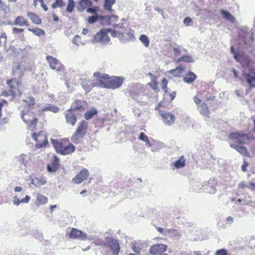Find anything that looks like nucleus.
Listing matches in <instances>:
<instances>
[{"label":"nucleus","mask_w":255,"mask_h":255,"mask_svg":"<svg viewBox=\"0 0 255 255\" xmlns=\"http://www.w3.org/2000/svg\"><path fill=\"white\" fill-rule=\"evenodd\" d=\"M238 186L241 189H244L246 187V185L245 182H242L239 184Z\"/></svg>","instance_id":"0e129e2a"},{"label":"nucleus","mask_w":255,"mask_h":255,"mask_svg":"<svg viewBox=\"0 0 255 255\" xmlns=\"http://www.w3.org/2000/svg\"><path fill=\"white\" fill-rule=\"evenodd\" d=\"M249 70L251 73L246 74L244 76L250 86L255 87V67H251Z\"/></svg>","instance_id":"4468645a"},{"label":"nucleus","mask_w":255,"mask_h":255,"mask_svg":"<svg viewBox=\"0 0 255 255\" xmlns=\"http://www.w3.org/2000/svg\"><path fill=\"white\" fill-rule=\"evenodd\" d=\"M27 16H28L30 19L36 24H40L41 23V19L34 13L31 12H28L27 13Z\"/></svg>","instance_id":"cd10ccee"},{"label":"nucleus","mask_w":255,"mask_h":255,"mask_svg":"<svg viewBox=\"0 0 255 255\" xmlns=\"http://www.w3.org/2000/svg\"><path fill=\"white\" fill-rule=\"evenodd\" d=\"M18 161L20 163L24 165H26L27 162L25 161V155L21 154L20 156L17 157Z\"/></svg>","instance_id":"a18cd8bd"},{"label":"nucleus","mask_w":255,"mask_h":255,"mask_svg":"<svg viewBox=\"0 0 255 255\" xmlns=\"http://www.w3.org/2000/svg\"><path fill=\"white\" fill-rule=\"evenodd\" d=\"M109 32L111 33V35L114 37L117 36V33L115 30L109 29Z\"/></svg>","instance_id":"e2e57ef3"},{"label":"nucleus","mask_w":255,"mask_h":255,"mask_svg":"<svg viewBox=\"0 0 255 255\" xmlns=\"http://www.w3.org/2000/svg\"><path fill=\"white\" fill-rule=\"evenodd\" d=\"M124 78L116 76L110 77L108 80L107 88L116 89L120 87L123 83Z\"/></svg>","instance_id":"0eeeda50"},{"label":"nucleus","mask_w":255,"mask_h":255,"mask_svg":"<svg viewBox=\"0 0 255 255\" xmlns=\"http://www.w3.org/2000/svg\"><path fill=\"white\" fill-rule=\"evenodd\" d=\"M82 109L83 106L81 104V101H75L72 103L69 111L76 113H78V112H79Z\"/></svg>","instance_id":"aec40b11"},{"label":"nucleus","mask_w":255,"mask_h":255,"mask_svg":"<svg viewBox=\"0 0 255 255\" xmlns=\"http://www.w3.org/2000/svg\"><path fill=\"white\" fill-rule=\"evenodd\" d=\"M75 150V146L71 143L65 145V155L71 154Z\"/></svg>","instance_id":"7c9ffc66"},{"label":"nucleus","mask_w":255,"mask_h":255,"mask_svg":"<svg viewBox=\"0 0 255 255\" xmlns=\"http://www.w3.org/2000/svg\"><path fill=\"white\" fill-rule=\"evenodd\" d=\"M78 114V113L69 111V112L66 115L67 123L71 124L72 126H74L77 121L76 116Z\"/></svg>","instance_id":"f3484780"},{"label":"nucleus","mask_w":255,"mask_h":255,"mask_svg":"<svg viewBox=\"0 0 255 255\" xmlns=\"http://www.w3.org/2000/svg\"><path fill=\"white\" fill-rule=\"evenodd\" d=\"M14 25L19 26H23L24 25H28L27 21L22 16H17L14 22Z\"/></svg>","instance_id":"c85d7f7f"},{"label":"nucleus","mask_w":255,"mask_h":255,"mask_svg":"<svg viewBox=\"0 0 255 255\" xmlns=\"http://www.w3.org/2000/svg\"><path fill=\"white\" fill-rule=\"evenodd\" d=\"M99 10V7L97 6H95L93 8L91 7H88L87 9V11L89 13H94L96 14H97V11Z\"/></svg>","instance_id":"49530a36"},{"label":"nucleus","mask_w":255,"mask_h":255,"mask_svg":"<svg viewBox=\"0 0 255 255\" xmlns=\"http://www.w3.org/2000/svg\"><path fill=\"white\" fill-rule=\"evenodd\" d=\"M249 166V163L245 160L244 161V164L242 165L241 168L243 172H246L247 171V167Z\"/></svg>","instance_id":"4d7b16f0"},{"label":"nucleus","mask_w":255,"mask_h":255,"mask_svg":"<svg viewBox=\"0 0 255 255\" xmlns=\"http://www.w3.org/2000/svg\"><path fill=\"white\" fill-rule=\"evenodd\" d=\"M30 197L28 195H26L24 198L21 200H20L17 196H14L13 199V202L14 205L18 206L20 203H28Z\"/></svg>","instance_id":"4be33fe9"},{"label":"nucleus","mask_w":255,"mask_h":255,"mask_svg":"<svg viewBox=\"0 0 255 255\" xmlns=\"http://www.w3.org/2000/svg\"><path fill=\"white\" fill-rule=\"evenodd\" d=\"M63 1L62 0H56V1L52 4V8H56L58 7H61L62 6Z\"/></svg>","instance_id":"de8ad7c7"},{"label":"nucleus","mask_w":255,"mask_h":255,"mask_svg":"<svg viewBox=\"0 0 255 255\" xmlns=\"http://www.w3.org/2000/svg\"><path fill=\"white\" fill-rule=\"evenodd\" d=\"M166 94H167V95L169 96L170 99H169V102H171L175 97L176 96V92H173L171 93H170L168 92V93H166Z\"/></svg>","instance_id":"864d4df0"},{"label":"nucleus","mask_w":255,"mask_h":255,"mask_svg":"<svg viewBox=\"0 0 255 255\" xmlns=\"http://www.w3.org/2000/svg\"><path fill=\"white\" fill-rule=\"evenodd\" d=\"M139 39L144 45V46L147 47L149 45V39L145 34H142L140 36Z\"/></svg>","instance_id":"72a5a7b5"},{"label":"nucleus","mask_w":255,"mask_h":255,"mask_svg":"<svg viewBox=\"0 0 255 255\" xmlns=\"http://www.w3.org/2000/svg\"><path fill=\"white\" fill-rule=\"evenodd\" d=\"M186 160L183 155L180 156L179 159L173 163V166L175 168L179 169L184 167L186 164Z\"/></svg>","instance_id":"412c9836"},{"label":"nucleus","mask_w":255,"mask_h":255,"mask_svg":"<svg viewBox=\"0 0 255 255\" xmlns=\"http://www.w3.org/2000/svg\"><path fill=\"white\" fill-rule=\"evenodd\" d=\"M12 31L13 33H21L24 31V29L22 28L14 27L12 29Z\"/></svg>","instance_id":"bf43d9fd"},{"label":"nucleus","mask_w":255,"mask_h":255,"mask_svg":"<svg viewBox=\"0 0 255 255\" xmlns=\"http://www.w3.org/2000/svg\"><path fill=\"white\" fill-rule=\"evenodd\" d=\"M6 41V36L5 33H2L0 36V45H5Z\"/></svg>","instance_id":"37998d69"},{"label":"nucleus","mask_w":255,"mask_h":255,"mask_svg":"<svg viewBox=\"0 0 255 255\" xmlns=\"http://www.w3.org/2000/svg\"><path fill=\"white\" fill-rule=\"evenodd\" d=\"M6 84L10 88L11 92L15 96L21 95L22 92L19 89V83L15 79H11L6 81Z\"/></svg>","instance_id":"9b49d317"},{"label":"nucleus","mask_w":255,"mask_h":255,"mask_svg":"<svg viewBox=\"0 0 255 255\" xmlns=\"http://www.w3.org/2000/svg\"><path fill=\"white\" fill-rule=\"evenodd\" d=\"M109 32V29H102L95 35L94 40L98 42L108 43L110 41L107 34Z\"/></svg>","instance_id":"6e6552de"},{"label":"nucleus","mask_w":255,"mask_h":255,"mask_svg":"<svg viewBox=\"0 0 255 255\" xmlns=\"http://www.w3.org/2000/svg\"><path fill=\"white\" fill-rule=\"evenodd\" d=\"M183 71V68L180 66L177 67L175 69L171 70L168 72L173 74L175 77H179L180 76L182 72Z\"/></svg>","instance_id":"2f4dec72"},{"label":"nucleus","mask_w":255,"mask_h":255,"mask_svg":"<svg viewBox=\"0 0 255 255\" xmlns=\"http://www.w3.org/2000/svg\"><path fill=\"white\" fill-rule=\"evenodd\" d=\"M240 62L243 66L248 67L252 63L251 59L248 56L243 53V57H241Z\"/></svg>","instance_id":"a878e982"},{"label":"nucleus","mask_w":255,"mask_h":255,"mask_svg":"<svg viewBox=\"0 0 255 255\" xmlns=\"http://www.w3.org/2000/svg\"><path fill=\"white\" fill-rule=\"evenodd\" d=\"M96 245L104 246L102 251L104 255H119L120 251L119 242L113 238L106 237L105 242H98Z\"/></svg>","instance_id":"f257e3e1"},{"label":"nucleus","mask_w":255,"mask_h":255,"mask_svg":"<svg viewBox=\"0 0 255 255\" xmlns=\"http://www.w3.org/2000/svg\"><path fill=\"white\" fill-rule=\"evenodd\" d=\"M196 79V75L193 72H188L183 78L185 83L190 84Z\"/></svg>","instance_id":"5701e85b"},{"label":"nucleus","mask_w":255,"mask_h":255,"mask_svg":"<svg viewBox=\"0 0 255 255\" xmlns=\"http://www.w3.org/2000/svg\"><path fill=\"white\" fill-rule=\"evenodd\" d=\"M75 6V2L74 0H68V4L66 8L68 12H71Z\"/></svg>","instance_id":"58836bf2"},{"label":"nucleus","mask_w":255,"mask_h":255,"mask_svg":"<svg viewBox=\"0 0 255 255\" xmlns=\"http://www.w3.org/2000/svg\"><path fill=\"white\" fill-rule=\"evenodd\" d=\"M227 251L225 249H221L216 252V255H227Z\"/></svg>","instance_id":"09e8293b"},{"label":"nucleus","mask_w":255,"mask_h":255,"mask_svg":"<svg viewBox=\"0 0 255 255\" xmlns=\"http://www.w3.org/2000/svg\"><path fill=\"white\" fill-rule=\"evenodd\" d=\"M59 166V159L56 155H53L50 163L47 165L46 169L48 172L53 173L58 170Z\"/></svg>","instance_id":"1a4fd4ad"},{"label":"nucleus","mask_w":255,"mask_h":255,"mask_svg":"<svg viewBox=\"0 0 255 255\" xmlns=\"http://www.w3.org/2000/svg\"><path fill=\"white\" fill-rule=\"evenodd\" d=\"M13 75L18 78H21L23 76V71L18 65H15L12 67Z\"/></svg>","instance_id":"393cba45"},{"label":"nucleus","mask_w":255,"mask_h":255,"mask_svg":"<svg viewBox=\"0 0 255 255\" xmlns=\"http://www.w3.org/2000/svg\"><path fill=\"white\" fill-rule=\"evenodd\" d=\"M44 111H50L53 112V113H57L59 111V108L57 107L53 106L50 105L49 106L45 107L44 109Z\"/></svg>","instance_id":"a19ab883"},{"label":"nucleus","mask_w":255,"mask_h":255,"mask_svg":"<svg viewBox=\"0 0 255 255\" xmlns=\"http://www.w3.org/2000/svg\"><path fill=\"white\" fill-rule=\"evenodd\" d=\"M69 237L71 239L84 240L87 239V236L86 234L82 232L81 230L73 228L69 235Z\"/></svg>","instance_id":"ddd939ff"},{"label":"nucleus","mask_w":255,"mask_h":255,"mask_svg":"<svg viewBox=\"0 0 255 255\" xmlns=\"http://www.w3.org/2000/svg\"><path fill=\"white\" fill-rule=\"evenodd\" d=\"M230 146L233 148L236 149L238 152L242 155L247 157H251L250 154L248 152L246 147L243 146H239L235 144H231Z\"/></svg>","instance_id":"2eb2a0df"},{"label":"nucleus","mask_w":255,"mask_h":255,"mask_svg":"<svg viewBox=\"0 0 255 255\" xmlns=\"http://www.w3.org/2000/svg\"><path fill=\"white\" fill-rule=\"evenodd\" d=\"M97 114V110L95 108H92L90 110H87L86 112L84 117L86 120H89L92 119Z\"/></svg>","instance_id":"c756f323"},{"label":"nucleus","mask_w":255,"mask_h":255,"mask_svg":"<svg viewBox=\"0 0 255 255\" xmlns=\"http://www.w3.org/2000/svg\"><path fill=\"white\" fill-rule=\"evenodd\" d=\"M2 9L4 11L5 13H7L9 11V8L8 6H4Z\"/></svg>","instance_id":"338daca9"},{"label":"nucleus","mask_w":255,"mask_h":255,"mask_svg":"<svg viewBox=\"0 0 255 255\" xmlns=\"http://www.w3.org/2000/svg\"><path fill=\"white\" fill-rule=\"evenodd\" d=\"M51 141L56 151L62 155L64 154V147L62 143L59 142L57 139L52 138L51 139Z\"/></svg>","instance_id":"dca6fc26"},{"label":"nucleus","mask_w":255,"mask_h":255,"mask_svg":"<svg viewBox=\"0 0 255 255\" xmlns=\"http://www.w3.org/2000/svg\"><path fill=\"white\" fill-rule=\"evenodd\" d=\"M1 95L3 96H5V97H7V96H15L14 94H13L11 92L10 90L3 91L1 93Z\"/></svg>","instance_id":"8fccbe9b"},{"label":"nucleus","mask_w":255,"mask_h":255,"mask_svg":"<svg viewBox=\"0 0 255 255\" xmlns=\"http://www.w3.org/2000/svg\"><path fill=\"white\" fill-rule=\"evenodd\" d=\"M167 84L168 80L165 78H163L161 82V86L162 90H164L165 93H168Z\"/></svg>","instance_id":"ea45409f"},{"label":"nucleus","mask_w":255,"mask_h":255,"mask_svg":"<svg viewBox=\"0 0 255 255\" xmlns=\"http://www.w3.org/2000/svg\"><path fill=\"white\" fill-rule=\"evenodd\" d=\"M22 188L21 187L17 186V187H15L14 188V191L16 192H20V191H22Z\"/></svg>","instance_id":"774afa93"},{"label":"nucleus","mask_w":255,"mask_h":255,"mask_svg":"<svg viewBox=\"0 0 255 255\" xmlns=\"http://www.w3.org/2000/svg\"><path fill=\"white\" fill-rule=\"evenodd\" d=\"M41 134V132H39L38 134L33 133L32 135V138L35 140L36 142L37 141V137L39 136Z\"/></svg>","instance_id":"680f3d73"},{"label":"nucleus","mask_w":255,"mask_h":255,"mask_svg":"<svg viewBox=\"0 0 255 255\" xmlns=\"http://www.w3.org/2000/svg\"><path fill=\"white\" fill-rule=\"evenodd\" d=\"M200 113L201 114L204 115L207 117H209L210 115V112L208 107L206 103H203L200 105Z\"/></svg>","instance_id":"bb28decb"},{"label":"nucleus","mask_w":255,"mask_h":255,"mask_svg":"<svg viewBox=\"0 0 255 255\" xmlns=\"http://www.w3.org/2000/svg\"><path fill=\"white\" fill-rule=\"evenodd\" d=\"M192 21V19L190 17H186L184 20V23L186 26H189L190 25V23H191Z\"/></svg>","instance_id":"6e6d98bb"},{"label":"nucleus","mask_w":255,"mask_h":255,"mask_svg":"<svg viewBox=\"0 0 255 255\" xmlns=\"http://www.w3.org/2000/svg\"><path fill=\"white\" fill-rule=\"evenodd\" d=\"M98 18V14H96L94 15L89 16L88 18V22L90 24L94 23L97 20Z\"/></svg>","instance_id":"c03bdc74"},{"label":"nucleus","mask_w":255,"mask_h":255,"mask_svg":"<svg viewBox=\"0 0 255 255\" xmlns=\"http://www.w3.org/2000/svg\"><path fill=\"white\" fill-rule=\"evenodd\" d=\"M221 13L224 18L229 20L232 22L234 21V20H235L234 17L228 11H227L226 10H223L221 11Z\"/></svg>","instance_id":"473e14b6"},{"label":"nucleus","mask_w":255,"mask_h":255,"mask_svg":"<svg viewBox=\"0 0 255 255\" xmlns=\"http://www.w3.org/2000/svg\"><path fill=\"white\" fill-rule=\"evenodd\" d=\"M28 99L30 100V103L29 104V105H32L34 104L35 99L33 98H28Z\"/></svg>","instance_id":"69168bd1"},{"label":"nucleus","mask_w":255,"mask_h":255,"mask_svg":"<svg viewBox=\"0 0 255 255\" xmlns=\"http://www.w3.org/2000/svg\"><path fill=\"white\" fill-rule=\"evenodd\" d=\"M35 34L37 36H40V35H43L45 34V32L44 31V30L40 29V28H36L35 29Z\"/></svg>","instance_id":"3c124183"},{"label":"nucleus","mask_w":255,"mask_h":255,"mask_svg":"<svg viewBox=\"0 0 255 255\" xmlns=\"http://www.w3.org/2000/svg\"><path fill=\"white\" fill-rule=\"evenodd\" d=\"M37 202L36 205L38 204H44L47 202V198L42 195L38 194L37 196Z\"/></svg>","instance_id":"f704fd0d"},{"label":"nucleus","mask_w":255,"mask_h":255,"mask_svg":"<svg viewBox=\"0 0 255 255\" xmlns=\"http://www.w3.org/2000/svg\"><path fill=\"white\" fill-rule=\"evenodd\" d=\"M36 180L38 181V184L39 185H43L46 183V180L44 178H41L40 179L36 178Z\"/></svg>","instance_id":"5fc2aeb1"},{"label":"nucleus","mask_w":255,"mask_h":255,"mask_svg":"<svg viewBox=\"0 0 255 255\" xmlns=\"http://www.w3.org/2000/svg\"><path fill=\"white\" fill-rule=\"evenodd\" d=\"M46 60L48 61L50 68L52 69H57V66L58 65V60L50 56H47L46 57Z\"/></svg>","instance_id":"b1692460"},{"label":"nucleus","mask_w":255,"mask_h":255,"mask_svg":"<svg viewBox=\"0 0 255 255\" xmlns=\"http://www.w3.org/2000/svg\"><path fill=\"white\" fill-rule=\"evenodd\" d=\"M88 123L85 121L80 122L77 129L73 134L72 139L74 142H78L80 138H83L87 132Z\"/></svg>","instance_id":"20e7f679"},{"label":"nucleus","mask_w":255,"mask_h":255,"mask_svg":"<svg viewBox=\"0 0 255 255\" xmlns=\"http://www.w3.org/2000/svg\"><path fill=\"white\" fill-rule=\"evenodd\" d=\"M167 105L166 102L163 100L158 103L155 110L158 111L163 123L166 126H171L175 123V117L172 113L168 112H164L162 110V108L166 107Z\"/></svg>","instance_id":"f03ea898"},{"label":"nucleus","mask_w":255,"mask_h":255,"mask_svg":"<svg viewBox=\"0 0 255 255\" xmlns=\"http://www.w3.org/2000/svg\"><path fill=\"white\" fill-rule=\"evenodd\" d=\"M48 141L46 139L44 140L42 143H36L35 146L37 148H40L46 146Z\"/></svg>","instance_id":"603ef678"},{"label":"nucleus","mask_w":255,"mask_h":255,"mask_svg":"<svg viewBox=\"0 0 255 255\" xmlns=\"http://www.w3.org/2000/svg\"><path fill=\"white\" fill-rule=\"evenodd\" d=\"M94 77V81L96 85L103 88H107L109 75L107 74H103L99 72H95L93 74Z\"/></svg>","instance_id":"39448f33"},{"label":"nucleus","mask_w":255,"mask_h":255,"mask_svg":"<svg viewBox=\"0 0 255 255\" xmlns=\"http://www.w3.org/2000/svg\"><path fill=\"white\" fill-rule=\"evenodd\" d=\"M38 2L40 3L41 7L43 8V10L45 11H46L48 10V7L44 3L43 0H38Z\"/></svg>","instance_id":"13d9d810"},{"label":"nucleus","mask_w":255,"mask_h":255,"mask_svg":"<svg viewBox=\"0 0 255 255\" xmlns=\"http://www.w3.org/2000/svg\"><path fill=\"white\" fill-rule=\"evenodd\" d=\"M231 51L232 53L234 54V57L237 61H241V57H243V53L236 52L235 50L234 46H232L231 48Z\"/></svg>","instance_id":"c9c22d12"},{"label":"nucleus","mask_w":255,"mask_h":255,"mask_svg":"<svg viewBox=\"0 0 255 255\" xmlns=\"http://www.w3.org/2000/svg\"><path fill=\"white\" fill-rule=\"evenodd\" d=\"M178 62H192L193 61L192 58L188 55H184L180 57L178 60Z\"/></svg>","instance_id":"4c0bfd02"},{"label":"nucleus","mask_w":255,"mask_h":255,"mask_svg":"<svg viewBox=\"0 0 255 255\" xmlns=\"http://www.w3.org/2000/svg\"><path fill=\"white\" fill-rule=\"evenodd\" d=\"M130 247L134 253L140 255L146 251L148 245L145 242L138 240L132 242Z\"/></svg>","instance_id":"423d86ee"},{"label":"nucleus","mask_w":255,"mask_h":255,"mask_svg":"<svg viewBox=\"0 0 255 255\" xmlns=\"http://www.w3.org/2000/svg\"><path fill=\"white\" fill-rule=\"evenodd\" d=\"M149 75L151 77V81L147 84V85L149 86L155 92L159 91V88L158 87V82L156 78L153 76L152 74L149 73Z\"/></svg>","instance_id":"6ab92c4d"},{"label":"nucleus","mask_w":255,"mask_h":255,"mask_svg":"<svg viewBox=\"0 0 255 255\" xmlns=\"http://www.w3.org/2000/svg\"><path fill=\"white\" fill-rule=\"evenodd\" d=\"M193 100H194V103L196 105H199L201 103V100L199 98H198L197 96H195L193 97Z\"/></svg>","instance_id":"052dcab7"},{"label":"nucleus","mask_w":255,"mask_h":255,"mask_svg":"<svg viewBox=\"0 0 255 255\" xmlns=\"http://www.w3.org/2000/svg\"><path fill=\"white\" fill-rule=\"evenodd\" d=\"M139 139L145 142L146 143L149 144V140L148 137L143 132H141L138 137Z\"/></svg>","instance_id":"79ce46f5"},{"label":"nucleus","mask_w":255,"mask_h":255,"mask_svg":"<svg viewBox=\"0 0 255 255\" xmlns=\"http://www.w3.org/2000/svg\"><path fill=\"white\" fill-rule=\"evenodd\" d=\"M92 6V2L89 0H80L78 2L77 9L79 11H83Z\"/></svg>","instance_id":"a211bd4d"},{"label":"nucleus","mask_w":255,"mask_h":255,"mask_svg":"<svg viewBox=\"0 0 255 255\" xmlns=\"http://www.w3.org/2000/svg\"><path fill=\"white\" fill-rule=\"evenodd\" d=\"M229 138L230 140L240 144H248L253 138L252 136H250L242 132H233L230 133Z\"/></svg>","instance_id":"7ed1b4c3"},{"label":"nucleus","mask_w":255,"mask_h":255,"mask_svg":"<svg viewBox=\"0 0 255 255\" xmlns=\"http://www.w3.org/2000/svg\"><path fill=\"white\" fill-rule=\"evenodd\" d=\"M89 176V172L88 170L86 168H83L73 178V181L75 183L80 184L87 179Z\"/></svg>","instance_id":"9d476101"},{"label":"nucleus","mask_w":255,"mask_h":255,"mask_svg":"<svg viewBox=\"0 0 255 255\" xmlns=\"http://www.w3.org/2000/svg\"><path fill=\"white\" fill-rule=\"evenodd\" d=\"M21 118L29 127H34L37 122V120L32 117L30 118L29 112L23 111L21 114Z\"/></svg>","instance_id":"f8f14e48"},{"label":"nucleus","mask_w":255,"mask_h":255,"mask_svg":"<svg viewBox=\"0 0 255 255\" xmlns=\"http://www.w3.org/2000/svg\"><path fill=\"white\" fill-rule=\"evenodd\" d=\"M116 2V0H105L104 6L107 10H111L112 6Z\"/></svg>","instance_id":"e433bc0d"}]
</instances>
